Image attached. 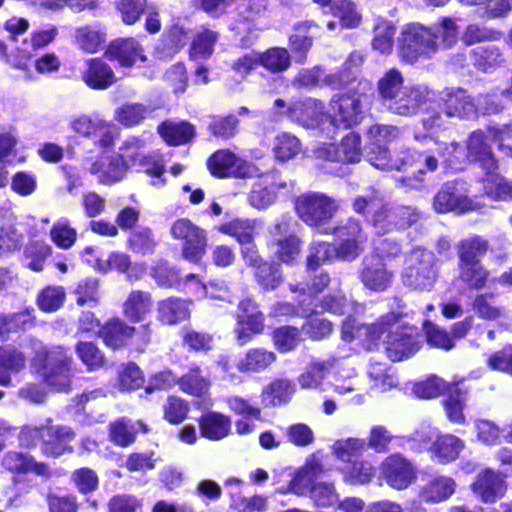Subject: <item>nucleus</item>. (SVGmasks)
Masks as SVG:
<instances>
[{
  "mask_svg": "<svg viewBox=\"0 0 512 512\" xmlns=\"http://www.w3.org/2000/svg\"><path fill=\"white\" fill-rule=\"evenodd\" d=\"M326 363H312L300 376L298 383L302 389H317L325 377Z\"/></svg>",
  "mask_w": 512,
  "mask_h": 512,
  "instance_id": "62",
  "label": "nucleus"
},
{
  "mask_svg": "<svg viewBox=\"0 0 512 512\" xmlns=\"http://www.w3.org/2000/svg\"><path fill=\"white\" fill-rule=\"evenodd\" d=\"M199 423L202 436L213 441L225 438L231 427L230 418L218 412L204 414Z\"/></svg>",
  "mask_w": 512,
  "mask_h": 512,
  "instance_id": "31",
  "label": "nucleus"
},
{
  "mask_svg": "<svg viewBox=\"0 0 512 512\" xmlns=\"http://www.w3.org/2000/svg\"><path fill=\"white\" fill-rule=\"evenodd\" d=\"M75 433L67 426L49 423L46 429V438H43L42 449L48 456L59 457L72 451L70 443L74 440Z\"/></svg>",
  "mask_w": 512,
  "mask_h": 512,
  "instance_id": "26",
  "label": "nucleus"
},
{
  "mask_svg": "<svg viewBox=\"0 0 512 512\" xmlns=\"http://www.w3.org/2000/svg\"><path fill=\"white\" fill-rule=\"evenodd\" d=\"M330 121L334 126L345 128L360 123L362 119V101L358 94L336 95L330 102Z\"/></svg>",
  "mask_w": 512,
  "mask_h": 512,
  "instance_id": "12",
  "label": "nucleus"
},
{
  "mask_svg": "<svg viewBox=\"0 0 512 512\" xmlns=\"http://www.w3.org/2000/svg\"><path fill=\"white\" fill-rule=\"evenodd\" d=\"M365 440L358 438H347L337 440L332 445L333 454L341 461L351 462L352 458L358 457L366 450Z\"/></svg>",
  "mask_w": 512,
  "mask_h": 512,
  "instance_id": "50",
  "label": "nucleus"
},
{
  "mask_svg": "<svg viewBox=\"0 0 512 512\" xmlns=\"http://www.w3.org/2000/svg\"><path fill=\"white\" fill-rule=\"evenodd\" d=\"M334 232L343 239L342 243L335 247V257L343 260L355 259L363 250V244L366 241L360 224L354 220H348Z\"/></svg>",
  "mask_w": 512,
  "mask_h": 512,
  "instance_id": "17",
  "label": "nucleus"
},
{
  "mask_svg": "<svg viewBox=\"0 0 512 512\" xmlns=\"http://www.w3.org/2000/svg\"><path fill=\"white\" fill-rule=\"evenodd\" d=\"M333 14L339 18L344 28H354L360 24L361 14L350 0H337L332 6Z\"/></svg>",
  "mask_w": 512,
  "mask_h": 512,
  "instance_id": "51",
  "label": "nucleus"
},
{
  "mask_svg": "<svg viewBox=\"0 0 512 512\" xmlns=\"http://www.w3.org/2000/svg\"><path fill=\"white\" fill-rule=\"evenodd\" d=\"M158 132L170 145H180L194 136V128L187 122H163L158 127Z\"/></svg>",
  "mask_w": 512,
  "mask_h": 512,
  "instance_id": "37",
  "label": "nucleus"
},
{
  "mask_svg": "<svg viewBox=\"0 0 512 512\" xmlns=\"http://www.w3.org/2000/svg\"><path fill=\"white\" fill-rule=\"evenodd\" d=\"M171 234L175 239L183 241L181 253L185 260L198 263L202 259L207 247L206 232L202 228L182 218L173 223Z\"/></svg>",
  "mask_w": 512,
  "mask_h": 512,
  "instance_id": "10",
  "label": "nucleus"
},
{
  "mask_svg": "<svg viewBox=\"0 0 512 512\" xmlns=\"http://www.w3.org/2000/svg\"><path fill=\"white\" fill-rule=\"evenodd\" d=\"M152 111L141 103H125L117 107L114 119L125 127L139 125Z\"/></svg>",
  "mask_w": 512,
  "mask_h": 512,
  "instance_id": "40",
  "label": "nucleus"
},
{
  "mask_svg": "<svg viewBox=\"0 0 512 512\" xmlns=\"http://www.w3.org/2000/svg\"><path fill=\"white\" fill-rule=\"evenodd\" d=\"M159 318L172 325L184 321L190 316L189 303L179 298H168L159 303Z\"/></svg>",
  "mask_w": 512,
  "mask_h": 512,
  "instance_id": "36",
  "label": "nucleus"
},
{
  "mask_svg": "<svg viewBox=\"0 0 512 512\" xmlns=\"http://www.w3.org/2000/svg\"><path fill=\"white\" fill-rule=\"evenodd\" d=\"M301 150L302 144L300 140L290 133L278 134L274 139L273 153L279 161H288L297 156Z\"/></svg>",
  "mask_w": 512,
  "mask_h": 512,
  "instance_id": "45",
  "label": "nucleus"
},
{
  "mask_svg": "<svg viewBox=\"0 0 512 512\" xmlns=\"http://www.w3.org/2000/svg\"><path fill=\"white\" fill-rule=\"evenodd\" d=\"M501 37L502 33L492 27L470 23L462 31L460 40L466 46H471L482 42L498 41Z\"/></svg>",
  "mask_w": 512,
  "mask_h": 512,
  "instance_id": "39",
  "label": "nucleus"
},
{
  "mask_svg": "<svg viewBox=\"0 0 512 512\" xmlns=\"http://www.w3.org/2000/svg\"><path fill=\"white\" fill-rule=\"evenodd\" d=\"M396 322L397 316L394 313L387 314L370 326L359 325L355 319L349 317L342 325L341 337L345 341H352L358 338L364 341L376 342Z\"/></svg>",
  "mask_w": 512,
  "mask_h": 512,
  "instance_id": "15",
  "label": "nucleus"
},
{
  "mask_svg": "<svg viewBox=\"0 0 512 512\" xmlns=\"http://www.w3.org/2000/svg\"><path fill=\"white\" fill-rule=\"evenodd\" d=\"M288 111L291 113L292 119L308 128L317 127L324 123L325 120L330 119L324 113L323 104L314 99L294 103V107H289Z\"/></svg>",
  "mask_w": 512,
  "mask_h": 512,
  "instance_id": "27",
  "label": "nucleus"
},
{
  "mask_svg": "<svg viewBox=\"0 0 512 512\" xmlns=\"http://www.w3.org/2000/svg\"><path fill=\"white\" fill-rule=\"evenodd\" d=\"M75 351L88 371L98 370L103 367L105 363L103 354L91 342L78 343Z\"/></svg>",
  "mask_w": 512,
  "mask_h": 512,
  "instance_id": "56",
  "label": "nucleus"
},
{
  "mask_svg": "<svg viewBox=\"0 0 512 512\" xmlns=\"http://www.w3.org/2000/svg\"><path fill=\"white\" fill-rule=\"evenodd\" d=\"M236 154L229 150H219L212 154L207 162L208 169L212 175L224 178L231 177L234 169Z\"/></svg>",
  "mask_w": 512,
  "mask_h": 512,
  "instance_id": "48",
  "label": "nucleus"
},
{
  "mask_svg": "<svg viewBox=\"0 0 512 512\" xmlns=\"http://www.w3.org/2000/svg\"><path fill=\"white\" fill-rule=\"evenodd\" d=\"M439 48L437 36L432 28L419 23L405 25L399 37V55L402 60L414 63L434 55Z\"/></svg>",
  "mask_w": 512,
  "mask_h": 512,
  "instance_id": "6",
  "label": "nucleus"
},
{
  "mask_svg": "<svg viewBox=\"0 0 512 512\" xmlns=\"http://www.w3.org/2000/svg\"><path fill=\"white\" fill-rule=\"evenodd\" d=\"M374 475L372 464L365 460L351 462L344 469V479L351 484H365L371 481Z\"/></svg>",
  "mask_w": 512,
  "mask_h": 512,
  "instance_id": "54",
  "label": "nucleus"
},
{
  "mask_svg": "<svg viewBox=\"0 0 512 512\" xmlns=\"http://www.w3.org/2000/svg\"><path fill=\"white\" fill-rule=\"evenodd\" d=\"M315 155L330 161L358 162L361 158L360 136L351 132L342 139L338 148L334 144H323L315 150Z\"/></svg>",
  "mask_w": 512,
  "mask_h": 512,
  "instance_id": "19",
  "label": "nucleus"
},
{
  "mask_svg": "<svg viewBox=\"0 0 512 512\" xmlns=\"http://www.w3.org/2000/svg\"><path fill=\"white\" fill-rule=\"evenodd\" d=\"M35 357L33 366L40 373L44 383L57 392H68L73 378V360L62 347L47 351L41 342H33Z\"/></svg>",
  "mask_w": 512,
  "mask_h": 512,
  "instance_id": "3",
  "label": "nucleus"
},
{
  "mask_svg": "<svg viewBox=\"0 0 512 512\" xmlns=\"http://www.w3.org/2000/svg\"><path fill=\"white\" fill-rule=\"evenodd\" d=\"M144 148V141L137 136H128L123 140L119 147L117 155L121 157L128 166L136 165L143 155L142 149Z\"/></svg>",
  "mask_w": 512,
  "mask_h": 512,
  "instance_id": "60",
  "label": "nucleus"
},
{
  "mask_svg": "<svg viewBox=\"0 0 512 512\" xmlns=\"http://www.w3.org/2000/svg\"><path fill=\"white\" fill-rule=\"evenodd\" d=\"M460 278L469 287L481 289L484 287L488 272L479 263L459 264Z\"/></svg>",
  "mask_w": 512,
  "mask_h": 512,
  "instance_id": "59",
  "label": "nucleus"
},
{
  "mask_svg": "<svg viewBox=\"0 0 512 512\" xmlns=\"http://www.w3.org/2000/svg\"><path fill=\"white\" fill-rule=\"evenodd\" d=\"M449 393L448 398L444 401L446 416L450 422L462 425L465 423L463 410L466 405V392L456 388L455 384Z\"/></svg>",
  "mask_w": 512,
  "mask_h": 512,
  "instance_id": "47",
  "label": "nucleus"
},
{
  "mask_svg": "<svg viewBox=\"0 0 512 512\" xmlns=\"http://www.w3.org/2000/svg\"><path fill=\"white\" fill-rule=\"evenodd\" d=\"M65 297V291L61 286H48L40 292L37 303L41 310L54 312L63 305Z\"/></svg>",
  "mask_w": 512,
  "mask_h": 512,
  "instance_id": "57",
  "label": "nucleus"
},
{
  "mask_svg": "<svg viewBox=\"0 0 512 512\" xmlns=\"http://www.w3.org/2000/svg\"><path fill=\"white\" fill-rule=\"evenodd\" d=\"M81 79L94 90H106L117 80L113 69L101 58H91L86 61V68L81 73Z\"/></svg>",
  "mask_w": 512,
  "mask_h": 512,
  "instance_id": "23",
  "label": "nucleus"
},
{
  "mask_svg": "<svg viewBox=\"0 0 512 512\" xmlns=\"http://www.w3.org/2000/svg\"><path fill=\"white\" fill-rule=\"evenodd\" d=\"M295 392V385L285 379H278L265 386L262 391V402L266 406H279L290 401Z\"/></svg>",
  "mask_w": 512,
  "mask_h": 512,
  "instance_id": "35",
  "label": "nucleus"
},
{
  "mask_svg": "<svg viewBox=\"0 0 512 512\" xmlns=\"http://www.w3.org/2000/svg\"><path fill=\"white\" fill-rule=\"evenodd\" d=\"M386 340V351L392 361H401L415 354L419 349V335L417 328L401 326L389 332Z\"/></svg>",
  "mask_w": 512,
  "mask_h": 512,
  "instance_id": "14",
  "label": "nucleus"
},
{
  "mask_svg": "<svg viewBox=\"0 0 512 512\" xmlns=\"http://www.w3.org/2000/svg\"><path fill=\"white\" fill-rule=\"evenodd\" d=\"M275 361L276 355L271 351L261 348L250 349L237 362V369L242 373H258L267 369Z\"/></svg>",
  "mask_w": 512,
  "mask_h": 512,
  "instance_id": "32",
  "label": "nucleus"
},
{
  "mask_svg": "<svg viewBox=\"0 0 512 512\" xmlns=\"http://www.w3.org/2000/svg\"><path fill=\"white\" fill-rule=\"evenodd\" d=\"M286 187L285 182L276 181L272 177H266L254 183L249 195V201L256 208H265L275 201L276 190Z\"/></svg>",
  "mask_w": 512,
  "mask_h": 512,
  "instance_id": "29",
  "label": "nucleus"
},
{
  "mask_svg": "<svg viewBox=\"0 0 512 512\" xmlns=\"http://www.w3.org/2000/svg\"><path fill=\"white\" fill-rule=\"evenodd\" d=\"M372 47L382 54H390L394 46L395 25L388 20H379L373 30Z\"/></svg>",
  "mask_w": 512,
  "mask_h": 512,
  "instance_id": "41",
  "label": "nucleus"
},
{
  "mask_svg": "<svg viewBox=\"0 0 512 512\" xmlns=\"http://www.w3.org/2000/svg\"><path fill=\"white\" fill-rule=\"evenodd\" d=\"M426 146L434 149L438 161L451 168L458 169L467 159L478 161L489 173L497 169L496 160L487 138L481 130L472 132L467 140L466 149L454 139L443 135L431 134L426 138Z\"/></svg>",
  "mask_w": 512,
  "mask_h": 512,
  "instance_id": "1",
  "label": "nucleus"
},
{
  "mask_svg": "<svg viewBox=\"0 0 512 512\" xmlns=\"http://www.w3.org/2000/svg\"><path fill=\"white\" fill-rule=\"evenodd\" d=\"M322 472L323 467L320 459L316 455H311L305 464L295 472L288 486L279 488L278 492L282 494L304 495L308 490L311 491L313 481Z\"/></svg>",
  "mask_w": 512,
  "mask_h": 512,
  "instance_id": "21",
  "label": "nucleus"
},
{
  "mask_svg": "<svg viewBox=\"0 0 512 512\" xmlns=\"http://www.w3.org/2000/svg\"><path fill=\"white\" fill-rule=\"evenodd\" d=\"M464 442L451 434L442 435L431 446V453L439 463L446 464L456 460L464 449Z\"/></svg>",
  "mask_w": 512,
  "mask_h": 512,
  "instance_id": "30",
  "label": "nucleus"
},
{
  "mask_svg": "<svg viewBox=\"0 0 512 512\" xmlns=\"http://www.w3.org/2000/svg\"><path fill=\"white\" fill-rule=\"evenodd\" d=\"M105 56L109 60L117 61L121 67H132L138 60H147L143 47L134 38H119L112 41L105 51Z\"/></svg>",
  "mask_w": 512,
  "mask_h": 512,
  "instance_id": "20",
  "label": "nucleus"
},
{
  "mask_svg": "<svg viewBox=\"0 0 512 512\" xmlns=\"http://www.w3.org/2000/svg\"><path fill=\"white\" fill-rule=\"evenodd\" d=\"M432 206L438 213H464L477 208L468 194L467 183L462 180L444 183L433 197Z\"/></svg>",
  "mask_w": 512,
  "mask_h": 512,
  "instance_id": "8",
  "label": "nucleus"
},
{
  "mask_svg": "<svg viewBox=\"0 0 512 512\" xmlns=\"http://www.w3.org/2000/svg\"><path fill=\"white\" fill-rule=\"evenodd\" d=\"M478 115L476 98L463 89H447L437 107L430 106L423 119L427 129H443L446 119H471Z\"/></svg>",
  "mask_w": 512,
  "mask_h": 512,
  "instance_id": "4",
  "label": "nucleus"
},
{
  "mask_svg": "<svg viewBox=\"0 0 512 512\" xmlns=\"http://www.w3.org/2000/svg\"><path fill=\"white\" fill-rule=\"evenodd\" d=\"M495 171L496 169H493L490 173L486 171L487 176L483 180L486 195L495 200L512 199V182L495 173Z\"/></svg>",
  "mask_w": 512,
  "mask_h": 512,
  "instance_id": "43",
  "label": "nucleus"
},
{
  "mask_svg": "<svg viewBox=\"0 0 512 512\" xmlns=\"http://www.w3.org/2000/svg\"><path fill=\"white\" fill-rule=\"evenodd\" d=\"M255 277L257 282L266 290H273L282 282L279 265L267 261L258 264Z\"/></svg>",
  "mask_w": 512,
  "mask_h": 512,
  "instance_id": "52",
  "label": "nucleus"
},
{
  "mask_svg": "<svg viewBox=\"0 0 512 512\" xmlns=\"http://www.w3.org/2000/svg\"><path fill=\"white\" fill-rule=\"evenodd\" d=\"M392 277L379 255H369L363 259L361 280L367 288L383 291L390 286Z\"/></svg>",
  "mask_w": 512,
  "mask_h": 512,
  "instance_id": "22",
  "label": "nucleus"
},
{
  "mask_svg": "<svg viewBox=\"0 0 512 512\" xmlns=\"http://www.w3.org/2000/svg\"><path fill=\"white\" fill-rule=\"evenodd\" d=\"M435 256L431 251L417 249L406 260L404 283L415 289L430 288L436 278Z\"/></svg>",
  "mask_w": 512,
  "mask_h": 512,
  "instance_id": "9",
  "label": "nucleus"
},
{
  "mask_svg": "<svg viewBox=\"0 0 512 512\" xmlns=\"http://www.w3.org/2000/svg\"><path fill=\"white\" fill-rule=\"evenodd\" d=\"M260 64L272 72L284 71L290 66V55L284 48H270L260 55Z\"/></svg>",
  "mask_w": 512,
  "mask_h": 512,
  "instance_id": "53",
  "label": "nucleus"
},
{
  "mask_svg": "<svg viewBox=\"0 0 512 512\" xmlns=\"http://www.w3.org/2000/svg\"><path fill=\"white\" fill-rule=\"evenodd\" d=\"M217 34L211 30H204L193 40L190 56L193 59H205L212 55L214 45L217 41Z\"/></svg>",
  "mask_w": 512,
  "mask_h": 512,
  "instance_id": "55",
  "label": "nucleus"
},
{
  "mask_svg": "<svg viewBox=\"0 0 512 512\" xmlns=\"http://www.w3.org/2000/svg\"><path fill=\"white\" fill-rule=\"evenodd\" d=\"M296 213L308 226L317 227L327 223L338 210L335 200L323 193H306L297 197Z\"/></svg>",
  "mask_w": 512,
  "mask_h": 512,
  "instance_id": "7",
  "label": "nucleus"
},
{
  "mask_svg": "<svg viewBox=\"0 0 512 512\" xmlns=\"http://www.w3.org/2000/svg\"><path fill=\"white\" fill-rule=\"evenodd\" d=\"M119 137L120 128L112 121L101 118L96 125L90 140H92L97 147L107 150L114 147L116 140Z\"/></svg>",
  "mask_w": 512,
  "mask_h": 512,
  "instance_id": "46",
  "label": "nucleus"
},
{
  "mask_svg": "<svg viewBox=\"0 0 512 512\" xmlns=\"http://www.w3.org/2000/svg\"><path fill=\"white\" fill-rule=\"evenodd\" d=\"M76 39L81 49L95 53L105 42V34L92 27H83L76 31Z\"/></svg>",
  "mask_w": 512,
  "mask_h": 512,
  "instance_id": "58",
  "label": "nucleus"
},
{
  "mask_svg": "<svg viewBox=\"0 0 512 512\" xmlns=\"http://www.w3.org/2000/svg\"><path fill=\"white\" fill-rule=\"evenodd\" d=\"M486 251L487 243L480 237L465 239L458 245L459 264L479 263Z\"/></svg>",
  "mask_w": 512,
  "mask_h": 512,
  "instance_id": "49",
  "label": "nucleus"
},
{
  "mask_svg": "<svg viewBox=\"0 0 512 512\" xmlns=\"http://www.w3.org/2000/svg\"><path fill=\"white\" fill-rule=\"evenodd\" d=\"M152 299L149 292L132 291L123 303V313L131 321L139 322L150 312Z\"/></svg>",
  "mask_w": 512,
  "mask_h": 512,
  "instance_id": "33",
  "label": "nucleus"
},
{
  "mask_svg": "<svg viewBox=\"0 0 512 512\" xmlns=\"http://www.w3.org/2000/svg\"><path fill=\"white\" fill-rule=\"evenodd\" d=\"M432 29L435 32L437 39H441V43L444 47L450 48L457 43L459 38V28L454 19L445 17Z\"/></svg>",
  "mask_w": 512,
  "mask_h": 512,
  "instance_id": "63",
  "label": "nucleus"
},
{
  "mask_svg": "<svg viewBox=\"0 0 512 512\" xmlns=\"http://www.w3.org/2000/svg\"><path fill=\"white\" fill-rule=\"evenodd\" d=\"M432 91L425 85H406L392 101L388 102L386 108L397 115H415L420 107L431 97Z\"/></svg>",
  "mask_w": 512,
  "mask_h": 512,
  "instance_id": "16",
  "label": "nucleus"
},
{
  "mask_svg": "<svg viewBox=\"0 0 512 512\" xmlns=\"http://www.w3.org/2000/svg\"><path fill=\"white\" fill-rule=\"evenodd\" d=\"M369 162L381 170H403L407 175L401 181L412 188L423 183L426 173L435 172L439 167L434 149L428 146L426 150L418 153L405 151L400 156L392 157L386 147L376 145L369 152Z\"/></svg>",
  "mask_w": 512,
  "mask_h": 512,
  "instance_id": "2",
  "label": "nucleus"
},
{
  "mask_svg": "<svg viewBox=\"0 0 512 512\" xmlns=\"http://www.w3.org/2000/svg\"><path fill=\"white\" fill-rule=\"evenodd\" d=\"M471 489L482 502L495 503L505 495L507 484L503 475L485 469L477 475Z\"/></svg>",
  "mask_w": 512,
  "mask_h": 512,
  "instance_id": "18",
  "label": "nucleus"
},
{
  "mask_svg": "<svg viewBox=\"0 0 512 512\" xmlns=\"http://www.w3.org/2000/svg\"><path fill=\"white\" fill-rule=\"evenodd\" d=\"M144 383V378L140 368L134 364L129 363L119 373L118 385L121 390H136L139 389Z\"/></svg>",
  "mask_w": 512,
  "mask_h": 512,
  "instance_id": "64",
  "label": "nucleus"
},
{
  "mask_svg": "<svg viewBox=\"0 0 512 512\" xmlns=\"http://www.w3.org/2000/svg\"><path fill=\"white\" fill-rule=\"evenodd\" d=\"M241 313L235 330L241 344L248 342L251 337L263 329V316L250 300H244L239 305Z\"/></svg>",
  "mask_w": 512,
  "mask_h": 512,
  "instance_id": "24",
  "label": "nucleus"
},
{
  "mask_svg": "<svg viewBox=\"0 0 512 512\" xmlns=\"http://www.w3.org/2000/svg\"><path fill=\"white\" fill-rule=\"evenodd\" d=\"M368 375L376 388L381 391H386L397 385V378L391 369H388L384 364L375 363L371 364L368 370Z\"/></svg>",
  "mask_w": 512,
  "mask_h": 512,
  "instance_id": "61",
  "label": "nucleus"
},
{
  "mask_svg": "<svg viewBox=\"0 0 512 512\" xmlns=\"http://www.w3.org/2000/svg\"><path fill=\"white\" fill-rule=\"evenodd\" d=\"M133 334L134 328L120 319L107 322L100 332L104 343L112 349H118L125 345Z\"/></svg>",
  "mask_w": 512,
  "mask_h": 512,
  "instance_id": "34",
  "label": "nucleus"
},
{
  "mask_svg": "<svg viewBox=\"0 0 512 512\" xmlns=\"http://www.w3.org/2000/svg\"><path fill=\"white\" fill-rule=\"evenodd\" d=\"M404 89V77L396 68L386 71L378 81V92L385 106Z\"/></svg>",
  "mask_w": 512,
  "mask_h": 512,
  "instance_id": "38",
  "label": "nucleus"
},
{
  "mask_svg": "<svg viewBox=\"0 0 512 512\" xmlns=\"http://www.w3.org/2000/svg\"><path fill=\"white\" fill-rule=\"evenodd\" d=\"M89 171L100 183L112 184L124 177L127 165L117 154L101 155L91 164Z\"/></svg>",
  "mask_w": 512,
  "mask_h": 512,
  "instance_id": "25",
  "label": "nucleus"
},
{
  "mask_svg": "<svg viewBox=\"0 0 512 512\" xmlns=\"http://www.w3.org/2000/svg\"><path fill=\"white\" fill-rule=\"evenodd\" d=\"M454 385V383L446 382L440 377L432 375L423 381L415 383L412 391L418 398L432 399L446 391H452Z\"/></svg>",
  "mask_w": 512,
  "mask_h": 512,
  "instance_id": "44",
  "label": "nucleus"
},
{
  "mask_svg": "<svg viewBox=\"0 0 512 512\" xmlns=\"http://www.w3.org/2000/svg\"><path fill=\"white\" fill-rule=\"evenodd\" d=\"M456 487L453 478L438 476L422 487L420 497L427 503H440L448 500L455 493Z\"/></svg>",
  "mask_w": 512,
  "mask_h": 512,
  "instance_id": "28",
  "label": "nucleus"
},
{
  "mask_svg": "<svg viewBox=\"0 0 512 512\" xmlns=\"http://www.w3.org/2000/svg\"><path fill=\"white\" fill-rule=\"evenodd\" d=\"M353 207L357 213L371 215L370 221L378 234L391 231L395 227L404 228L416 222L418 218V213L415 209L411 207H396L393 208V213L388 215L389 217H394V220H388L387 223L384 222L380 217V212L376 210V208L384 209V201L375 192L356 198Z\"/></svg>",
  "mask_w": 512,
  "mask_h": 512,
  "instance_id": "5",
  "label": "nucleus"
},
{
  "mask_svg": "<svg viewBox=\"0 0 512 512\" xmlns=\"http://www.w3.org/2000/svg\"><path fill=\"white\" fill-rule=\"evenodd\" d=\"M474 65L484 72L491 71L505 63V57L499 47H479L472 51Z\"/></svg>",
  "mask_w": 512,
  "mask_h": 512,
  "instance_id": "42",
  "label": "nucleus"
},
{
  "mask_svg": "<svg viewBox=\"0 0 512 512\" xmlns=\"http://www.w3.org/2000/svg\"><path fill=\"white\" fill-rule=\"evenodd\" d=\"M380 473L386 483L397 490L406 489L416 480L415 467L400 454L387 457L381 464Z\"/></svg>",
  "mask_w": 512,
  "mask_h": 512,
  "instance_id": "13",
  "label": "nucleus"
},
{
  "mask_svg": "<svg viewBox=\"0 0 512 512\" xmlns=\"http://www.w3.org/2000/svg\"><path fill=\"white\" fill-rule=\"evenodd\" d=\"M291 219L283 217L270 229L273 240L270 247L275 256L283 263H291L300 253V241L291 234Z\"/></svg>",
  "mask_w": 512,
  "mask_h": 512,
  "instance_id": "11",
  "label": "nucleus"
}]
</instances>
